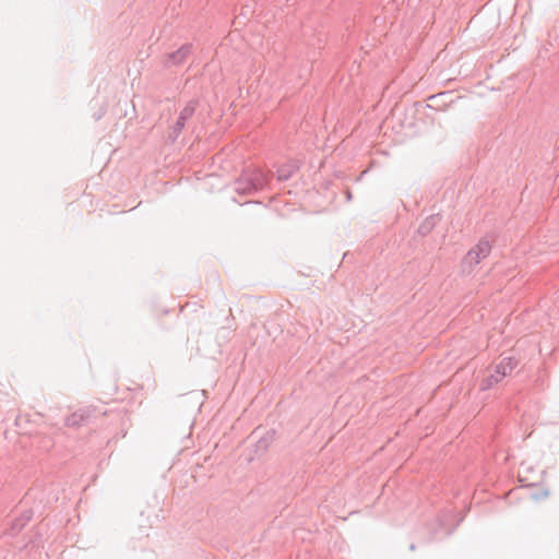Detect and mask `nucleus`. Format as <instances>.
<instances>
[{
	"instance_id": "obj_1",
	"label": "nucleus",
	"mask_w": 559,
	"mask_h": 559,
	"mask_svg": "<svg viewBox=\"0 0 559 559\" xmlns=\"http://www.w3.org/2000/svg\"><path fill=\"white\" fill-rule=\"evenodd\" d=\"M491 252V243L481 239L474 245L463 257L460 269L463 274H471L475 267L485 260Z\"/></svg>"
},
{
	"instance_id": "obj_2",
	"label": "nucleus",
	"mask_w": 559,
	"mask_h": 559,
	"mask_svg": "<svg viewBox=\"0 0 559 559\" xmlns=\"http://www.w3.org/2000/svg\"><path fill=\"white\" fill-rule=\"evenodd\" d=\"M513 369V364L510 358L503 359L499 365L496 367V373L491 374L489 379H487L485 388H489L493 383H497L501 381L511 370Z\"/></svg>"
},
{
	"instance_id": "obj_3",
	"label": "nucleus",
	"mask_w": 559,
	"mask_h": 559,
	"mask_svg": "<svg viewBox=\"0 0 559 559\" xmlns=\"http://www.w3.org/2000/svg\"><path fill=\"white\" fill-rule=\"evenodd\" d=\"M87 419V415L83 411L74 412L66 419V425L68 427H78L81 426Z\"/></svg>"
},
{
	"instance_id": "obj_4",
	"label": "nucleus",
	"mask_w": 559,
	"mask_h": 559,
	"mask_svg": "<svg viewBox=\"0 0 559 559\" xmlns=\"http://www.w3.org/2000/svg\"><path fill=\"white\" fill-rule=\"evenodd\" d=\"M187 55H188V48L182 47V48L178 49L177 51H175L174 53H171L169 56V58L173 59V61L175 63H180L186 59Z\"/></svg>"
},
{
	"instance_id": "obj_5",
	"label": "nucleus",
	"mask_w": 559,
	"mask_h": 559,
	"mask_svg": "<svg viewBox=\"0 0 559 559\" xmlns=\"http://www.w3.org/2000/svg\"><path fill=\"white\" fill-rule=\"evenodd\" d=\"M258 186H259L258 183L250 181V183L246 188L237 187L236 189L246 192V191H250L251 189H257Z\"/></svg>"
}]
</instances>
